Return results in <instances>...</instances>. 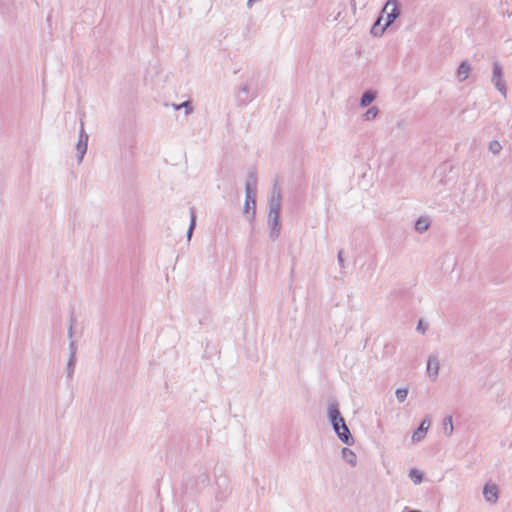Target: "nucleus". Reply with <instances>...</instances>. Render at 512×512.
<instances>
[{"mask_svg": "<svg viewBox=\"0 0 512 512\" xmlns=\"http://www.w3.org/2000/svg\"><path fill=\"white\" fill-rule=\"evenodd\" d=\"M381 13L382 15L377 19L371 29V33L375 36H381L383 32L400 16L399 0H387Z\"/></svg>", "mask_w": 512, "mask_h": 512, "instance_id": "obj_1", "label": "nucleus"}, {"mask_svg": "<svg viewBox=\"0 0 512 512\" xmlns=\"http://www.w3.org/2000/svg\"><path fill=\"white\" fill-rule=\"evenodd\" d=\"M328 418L339 439L345 444H352L353 438L336 403L328 406Z\"/></svg>", "mask_w": 512, "mask_h": 512, "instance_id": "obj_2", "label": "nucleus"}, {"mask_svg": "<svg viewBox=\"0 0 512 512\" xmlns=\"http://www.w3.org/2000/svg\"><path fill=\"white\" fill-rule=\"evenodd\" d=\"M257 178L250 173L245 183V203L243 212L248 220H252L256 212Z\"/></svg>", "mask_w": 512, "mask_h": 512, "instance_id": "obj_3", "label": "nucleus"}, {"mask_svg": "<svg viewBox=\"0 0 512 512\" xmlns=\"http://www.w3.org/2000/svg\"><path fill=\"white\" fill-rule=\"evenodd\" d=\"M282 197L280 189L275 185L268 199V223L279 224Z\"/></svg>", "mask_w": 512, "mask_h": 512, "instance_id": "obj_4", "label": "nucleus"}, {"mask_svg": "<svg viewBox=\"0 0 512 512\" xmlns=\"http://www.w3.org/2000/svg\"><path fill=\"white\" fill-rule=\"evenodd\" d=\"M491 82L501 95L506 98L507 87L504 80L503 67L498 61H494L492 65Z\"/></svg>", "mask_w": 512, "mask_h": 512, "instance_id": "obj_5", "label": "nucleus"}, {"mask_svg": "<svg viewBox=\"0 0 512 512\" xmlns=\"http://www.w3.org/2000/svg\"><path fill=\"white\" fill-rule=\"evenodd\" d=\"M257 93L251 88L248 82H243L239 85L236 93L237 106L244 107L256 98Z\"/></svg>", "mask_w": 512, "mask_h": 512, "instance_id": "obj_6", "label": "nucleus"}, {"mask_svg": "<svg viewBox=\"0 0 512 512\" xmlns=\"http://www.w3.org/2000/svg\"><path fill=\"white\" fill-rule=\"evenodd\" d=\"M88 140H89V135L85 131L83 121H81L80 122V130H79L78 141L76 143V153H77L78 163L82 162V160L84 158V155L87 152Z\"/></svg>", "mask_w": 512, "mask_h": 512, "instance_id": "obj_7", "label": "nucleus"}, {"mask_svg": "<svg viewBox=\"0 0 512 512\" xmlns=\"http://www.w3.org/2000/svg\"><path fill=\"white\" fill-rule=\"evenodd\" d=\"M430 426H431L430 418L429 417L424 418L421 421L417 430L414 431V433L412 434V442L418 443V442L422 441L425 438Z\"/></svg>", "mask_w": 512, "mask_h": 512, "instance_id": "obj_8", "label": "nucleus"}, {"mask_svg": "<svg viewBox=\"0 0 512 512\" xmlns=\"http://www.w3.org/2000/svg\"><path fill=\"white\" fill-rule=\"evenodd\" d=\"M439 360L436 355H430L427 361V375L432 380L435 381L439 374Z\"/></svg>", "mask_w": 512, "mask_h": 512, "instance_id": "obj_9", "label": "nucleus"}, {"mask_svg": "<svg viewBox=\"0 0 512 512\" xmlns=\"http://www.w3.org/2000/svg\"><path fill=\"white\" fill-rule=\"evenodd\" d=\"M483 496L489 504H495L498 501V488L495 484L487 483L483 487Z\"/></svg>", "mask_w": 512, "mask_h": 512, "instance_id": "obj_10", "label": "nucleus"}, {"mask_svg": "<svg viewBox=\"0 0 512 512\" xmlns=\"http://www.w3.org/2000/svg\"><path fill=\"white\" fill-rule=\"evenodd\" d=\"M471 72V65L468 61H462L457 69V79L459 82L465 81Z\"/></svg>", "mask_w": 512, "mask_h": 512, "instance_id": "obj_11", "label": "nucleus"}, {"mask_svg": "<svg viewBox=\"0 0 512 512\" xmlns=\"http://www.w3.org/2000/svg\"><path fill=\"white\" fill-rule=\"evenodd\" d=\"M377 97V93L373 90L365 91L360 98V107L369 106Z\"/></svg>", "mask_w": 512, "mask_h": 512, "instance_id": "obj_12", "label": "nucleus"}, {"mask_svg": "<svg viewBox=\"0 0 512 512\" xmlns=\"http://www.w3.org/2000/svg\"><path fill=\"white\" fill-rule=\"evenodd\" d=\"M75 368V345L74 342L70 343V358L67 364L68 377L71 378Z\"/></svg>", "mask_w": 512, "mask_h": 512, "instance_id": "obj_13", "label": "nucleus"}, {"mask_svg": "<svg viewBox=\"0 0 512 512\" xmlns=\"http://www.w3.org/2000/svg\"><path fill=\"white\" fill-rule=\"evenodd\" d=\"M342 457L343 459L349 463L351 466H355L357 463V456L356 454L349 448H343L342 449Z\"/></svg>", "mask_w": 512, "mask_h": 512, "instance_id": "obj_14", "label": "nucleus"}, {"mask_svg": "<svg viewBox=\"0 0 512 512\" xmlns=\"http://www.w3.org/2000/svg\"><path fill=\"white\" fill-rule=\"evenodd\" d=\"M443 429L446 436H451L454 431L452 416L443 419Z\"/></svg>", "mask_w": 512, "mask_h": 512, "instance_id": "obj_15", "label": "nucleus"}, {"mask_svg": "<svg viewBox=\"0 0 512 512\" xmlns=\"http://www.w3.org/2000/svg\"><path fill=\"white\" fill-rule=\"evenodd\" d=\"M379 114V109L376 106H372L367 109V111L363 114V119L365 121H372L374 120Z\"/></svg>", "mask_w": 512, "mask_h": 512, "instance_id": "obj_16", "label": "nucleus"}, {"mask_svg": "<svg viewBox=\"0 0 512 512\" xmlns=\"http://www.w3.org/2000/svg\"><path fill=\"white\" fill-rule=\"evenodd\" d=\"M409 477L413 481L414 484H420L423 480V474L416 468H413L409 471Z\"/></svg>", "mask_w": 512, "mask_h": 512, "instance_id": "obj_17", "label": "nucleus"}, {"mask_svg": "<svg viewBox=\"0 0 512 512\" xmlns=\"http://www.w3.org/2000/svg\"><path fill=\"white\" fill-rule=\"evenodd\" d=\"M172 107L175 110L185 109L186 114H191L193 112V106L190 101H185L181 104H172Z\"/></svg>", "mask_w": 512, "mask_h": 512, "instance_id": "obj_18", "label": "nucleus"}, {"mask_svg": "<svg viewBox=\"0 0 512 512\" xmlns=\"http://www.w3.org/2000/svg\"><path fill=\"white\" fill-rule=\"evenodd\" d=\"M397 400L402 403L406 400L408 396V389L407 388H398L395 392Z\"/></svg>", "mask_w": 512, "mask_h": 512, "instance_id": "obj_19", "label": "nucleus"}, {"mask_svg": "<svg viewBox=\"0 0 512 512\" xmlns=\"http://www.w3.org/2000/svg\"><path fill=\"white\" fill-rule=\"evenodd\" d=\"M502 149V146L500 144L499 141L497 140H492L490 143H489V150L490 152H492L493 154H499L500 151Z\"/></svg>", "mask_w": 512, "mask_h": 512, "instance_id": "obj_20", "label": "nucleus"}, {"mask_svg": "<svg viewBox=\"0 0 512 512\" xmlns=\"http://www.w3.org/2000/svg\"><path fill=\"white\" fill-rule=\"evenodd\" d=\"M281 226H270V229H269V237L272 239V240H276L280 233H281Z\"/></svg>", "mask_w": 512, "mask_h": 512, "instance_id": "obj_21", "label": "nucleus"}, {"mask_svg": "<svg viewBox=\"0 0 512 512\" xmlns=\"http://www.w3.org/2000/svg\"><path fill=\"white\" fill-rule=\"evenodd\" d=\"M431 219L428 216H420L418 219H416L415 224H430Z\"/></svg>", "mask_w": 512, "mask_h": 512, "instance_id": "obj_22", "label": "nucleus"}, {"mask_svg": "<svg viewBox=\"0 0 512 512\" xmlns=\"http://www.w3.org/2000/svg\"><path fill=\"white\" fill-rule=\"evenodd\" d=\"M195 226H189L187 231H186V239L187 241H190L191 237H192V234H193V230H194Z\"/></svg>", "mask_w": 512, "mask_h": 512, "instance_id": "obj_23", "label": "nucleus"}, {"mask_svg": "<svg viewBox=\"0 0 512 512\" xmlns=\"http://www.w3.org/2000/svg\"><path fill=\"white\" fill-rule=\"evenodd\" d=\"M429 226H415V230L422 234L428 230Z\"/></svg>", "mask_w": 512, "mask_h": 512, "instance_id": "obj_24", "label": "nucleus"}, {"mask_svg": "<svg viewBox=\"0 0 512 512\" xmlns=\"http://www.w3.org/2000/svg\"><path fill=\"white\" fill-rule=\"evenodd\" d=\"M337 258H338L339 265L343 267L344 266V259H343V252L342 251H340L338 253Z\"/></svg>", "mask_w": 512, "mask_h": 512, "instance_id": "obj_25", "label": "nucleus"}, {"mask_svg": "<svg viewBox=\"0 0 512 512\" xmlns=\"http://www.w3.org/2000/svg\"><path fill=\"white\" fill-rule=\"evenodd\" d=\"M195 222H196V218H195V215L192 213L191 219H190V224H195Z\"/></svg>", "mask_w": 512, "mask_h": 512, "instance_id": "obj_26", "label": "nucleus"}, {"mask_svg": "<svg viewBox=\"0 0 512 512\" xmlns=\"http://www.w3.org/2000/svg\"><path fill=\"white\" fill-rule=\"evenodd\" d=\"M69 336L72 337V327L69 329Z\"/></svg>", "mask_w": 512, "mask_h": 512, "instance_id": "obj_27", "label": "nucleus"}, {"mask_svg": "<svg viewBox=\"0 0 512 512\" xmlns=\"http://www.w3.org/2000/svg\"><path fill=\"white\" fill-rule=\"evenodd\" d=\"M418 329H423V326H421V323H419Z\"/></svg>", "mask_w": 512, "mask_h": 512, "instance_id": "obj_28", "label": "nucleus"}, {"mask_svg": "<svg viewBox=\"0 0 512 512\" xmlns=\"http://www.w3.org/2000/svg\"><path fill=\"white\" fill-rule=\"evenodd\" d=\"M418 329H423V326H421V323H419Z\"/></svg>", "mask_w": 512, "mask_h": 512, "instance_id": "obj_29", "label": "nucleus"}]
</instances>
